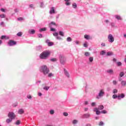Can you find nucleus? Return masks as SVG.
I'll list each match as a JSON object with an SVG mask.
<instances>
[{
    "label": "nucleus",
    "instance_id": "f257e3e1",
    "mask_svg": "<svg viewBox=\"0 0 126 126\" xmlns=\"http://www.w3.org/2000/svg\"><path fill=\"white\" fill-rule=\"evenodd\" d=\"M51 55V52L49 51H44L42 52L40 55V58L41 59L45 60L46 59L48 58V57Z\"/></svg>",
    "mask_w": 126,
    "mask_h": 126
},
{
    "label": "nucleus",
    "instance_id": "f03ea898",
    "mask_svg": "<svg viewBox=\"0 0 126 126\" xmlns=\"http://www.w3.org/2000/svg\"><path fill=\"white\" fill-rule=\"evenodd\" d=\"M40 71H42L44 74L49 73V69L47 67V65H43L40 67Z\"/></svg>",
    "mask_w": 126,
    "mask_h": 126
},
{
    "label": "nucleus",
    "instance_id": "7ed1b4c3",
    "mask_svg": "<svg viewBox=\"0 0 126 126\" xmlns=\"http://www.w3.org/2000/svg\"><path fill=\"white\" fill-rule=\"evenodd\" d=\"M8 117L10 119H11L12 120H14L15 119V114L13 112H9L8 114Z\"/></svg>",
    "mask_w": 126,
    "mask_h": 126
},
{
    "label": "nucleus",
    "instance_id": "20e7f679",
    "mask_svg": "<svg viewBox=\"0 0 126 126\" xmlns=\"http://www.w3.org/2000/svg\"><path fill=\"white\" fill-rule=\"evenodd\" d=\"M108 39L109 42H110V43H113V42L115 41L114 36H113V35H112V34H109V35L108 36Z\"/></svg>",
    "mask_w": 126,
    "mask_h": 126
},
{
    "label": "nucleus",
    "instance_id": "39448f33",
    "mask_svg": "<svg viewBox=\"0 0 126 126\" xmlns=\"http://www.w3.org/2000/svg\"><path fill=\"white\" fill-rule=\"evenodd\" d=\"M17 42L16 41H14V40H9V42H8V45L9 46H14V45H16Z\"/></svg>",
    "mask_w": 126,
    "mask_h": 126
},
{
    "label": "nucleus",
    "instance_id": "423d86ee",
    "mask_svg": "<svg viewBox=\"0 0 126 126\" xmlns=\"http://www.w3.org/2000/svg\"><path fill=\"white\" fill-rule=\"evenodd\" d=\"M104 94H105V92H104V90H101L100 91L99 93L98 94V96L99 97H102V96H104Z\"/></svg>",
    "mask_w": 126,
    "mask_h": 126
},
{
    "label": "nucleus",
    "instance_id": "0eeeda50",
    "mask_svg": "<svg viewBox=\"0 0 126 126\" xmlns=\"http://www.w3.org/2000/svg\"><path fill=\"white\" fill-rule=\"evenodd\" d=\"M94 112H96V115H100V114H101V112H100V111H99L98 108L96 107L94 108Z\"/></svg>",
    "mask_w": 126,
    "mask_h": 126
},
{
    "label": "nucleus",
    "instance_id": "6e6552de",
    "mask_svg": "<svg viewBox=\"0 0 126 126\" xmlns=\"http://www.w3.org/2000/svg\"><path fill=\"white\" fill-rule=\"evenodd\" d=\"M125 95L124 94H119L118 95V100H121V98H125Z\"/></svg>",
    "mask_w": 126,
    "mask_h": 126
},
{
    "label": "nucleus",
    "instance_id": "1a4fd4ad",
    "mask_svg": "<svg viewBox=\"0 0 126 126\" xmlns=\"http://www.w3.org/2000/svg\"><path fill=\"white\" fill-rule=\"evenodd\" d=\"M84 38L86 40H90V39H92V37L91 36H90V35H88V34H85L84 35Z\"/></svg>",
    "mask_w": 126,
    "mask_h": 126
},
{
    "label": "nucleus",
    "instance_id": "9d476101",
    "mask_svg": "<svg viewBox=\"0 0 126 126\" xmlns=\"http://www.w3.org/2000/svg\"><path fill=\"white\" fill-rule=\"evenodd\" d=\"M55 7H52L50 11V14H53V13H55Z\"/></svg>",
    "mask_w": 126,
    "mask_h": 126
},
{
    "label": "nucleus",
    "instance_id": "9b49d317",
    "mask_svg": "<svg viewBox=\"0 0 126 126\" xmlns=\"http://www.w3.org/2000/svg\"><path fill=\"white\" fill-rule=\"evenodd\" d=\"M52 25H54L56 27L57 26V25L56 24V23L55 22H51V23L49 24V27H50V28H52Z\"/></svg>",
    "mask_w": 126,
    "mask_h": 126
},
{
    "label": "nucleus",
    "instance_id": "f8f14e48",
    "mask_svg": "<svg viewBox=\"0 0 126 126\" xmlns=\"http://www.w3.org/2000/svg\"><path fill=\"white\" fill-rule=\"evenodd\" d=\"M24 113V110L22 109H19L18 110V114H20V115H22V114Z\"/></svg>",
    "mask_w": 126,
    "mask_h": 126
},
{
    "label": "nucleus",
    "instance_id": "ddd939ff",
    "mask_svg": "<svg viewBox=\"0 0 126 126\" xmlns=\"http://www.w3.org/2000/svg\"><path fill=\"white\" fill-rule=\"evenodd\" d=\"M11 122H12V119H11V118L7 119L6 120V123H7V124H9L10 123H11Z\"/></svg>",
    "mask_w": 126,
    "mask_h": 126
},
{
    "label": "nucleus",
    "instance_id": "4468645a",
    "mask_svg": "<svg viewBox=\"0 0 126 126\" xmlns=\"http://www.w3.org/2000/svg\"><path fill=\"white\" fill-rule=\"evenodd\" d=\"M115 17L116 19H118V20H122V17H121V16L116 15H115Z\"/></svg>",
    "mask_w": 126,
    "mask_h": 126
},
{
    "label": "nucleus",
    "instance_id": "2eb2a0df",
    "mask_svg": "<svg viewBox=\"0 0 126 126\" xmlns=\"http://www.w3.org/2000/svg\"><path fill=\"white\" fill-rule=\"evenodd\" d=\"M121 85L122 86H126V81H122Z\"/></svg>",
    "mask_w": 126,
    "mask_h": 126
},
{
    "label": "nucleus",
    "instance_id": "dca6fc26",
    "mask_svg": "<svg viewBox=\"0 0 126 126\" xmlns=\"http://www.w3.org/2000/svg\"><path fill=\"white\" fill-rule=\"evenodd\" d=\"M29 33L30 34H35V30H32L31 31H29Z\"/></svg>",
    "mask_w": 126,
    "mask_h": 126
},
{
    "label": "nucleus",
    "instance_id": "f3484780",
    "mask_svg": "<svg viewBox=\"0 0 126 126\" xmlns=\"http://www.w3.org/2000/svg\"><path fill=\"white\" fill-rule=\"evenodd\" d=\"M48 47H51L54 45V42H49L47 44Z\"/></svg>",
    "mask_w": 126,
    "mask_h": 126
},
{
    "label": "nucleus",
    "instance_id": "a211bd4d",
    "mask_svg": "<svg viewBox=\"0 0 126 126\" xmlns=\"http://www.w3.org/2000/svg\"><path fill=\"white\" fill-rule=\"evenodd\" d=\"M97 109H98V110H103L104 109V106H103V105H99Z\"/></svg>",
    "mask_w": 126,
    "mask_h": 126
},
{
    "label": "nucleus",
    "instance_id": "6ab92c4d",
    "mask_svg": "<svg viewBox=\"0 0 126 126\" xmlns=\"http://www.w3.org/2000/svg\"><path fill=\"white\" fill-rule=\"evenodd\" d=\"M85 118H89L90 117V114L89 113H87L84 115Z\"/></svg>",
    "mask_w": 126,
    "mask_h": 126
},
{
    "label": "nucleus",
    "instance_id": "aec40b11",
    "mask_svg": "<svg viewBox=\"0 0 126 126\" xmlns=\"http://www.w3.org/2000/svg\"><path fill=\"white\" fill-rule=\"evenodd\" d=\"M114 54L112 52H108L107 53V56H112V55H113Z\"/></svg>",
    "mask_w": 126,
    "mask_h": 126
},
{
    "label": "nucleus",
    "instance_id": "412c9836",
    "mask_svg": "<svg viewBox=\"0 0 126 126\" xmlns=\"http://www.w3.org/2000/svg\"><path fill=\"white\" fill-rule=\"evenodd\" d=\"M59 34L60 35V36H62V37H63L64 36V33H63V32L62 31L59 32Z\"/></svg>",
    "mask_w": 126,
    "mask_h": 126
},
{
    "label": "nucleus",
    "instance_id": "4be33fe9",
    "mask_svg": "<svg viewBox=\"0 0 126 126\" xmlns=\"http://www.w3.org/2000/svg\"><path fill=\"white\" fill-rule=\"evenodd\" d=\"M65 1H66L65 4L67 5H69L70 4V3H69V0H64Z\"/></svg>",
    "mask_w": 126,
    "mask_h": 126
},
{
    "label": "nucleus",
    "instance_id": "5701e85b",
    "mask_svg": "<svg viewBox=\"0 0 126 126\" xmlns=\"http://www.w3.org/2000/svg\"><path fill=\"white\" fill-rule=\"evenodd\" d=\"M17 36H18V37H21L22 36V32H20L17 34Z\"/></svg>",
    "mask_w": 126,
    "mask_h": 126
},
{
    "label": "nucleus",
    "instance_id": "b1692460",
    "mask_svg": "<svg viewBox=\"0 0 126 126\" xmlns=\"http://www.w3.org/2000/svg\"><path fill=\"white\" fill-rule=\"evenodd\" d=\"M21 122H20L19 120H17L16 123H15V125H16V126H19L20 124H21Z\"/></svg>",
    "mask_w": 126,
    "mask_h": 126
},
{
    "label": "nucleus",
    "instance_id": "393cba45",
    "mask_svg": "<svg viewBox=\"0 0 126 126\" xmlns=\"http://www.w3.org/2000/svg\"><path fill=\"white\" fill-rule=\"evenodd\" d=\"M55 114V111L54 110H50V115H54Z\"/></svg>",
    "mask_w": 126,
    "mask_h": 126
},
{
    "label": "nucleus",
    "instance_id": "a878e982",
    "mask_svg": "<svg viewBox=\"0 0 126 126\" xmlns=\"http://www.w3.org/2000/svg\"><path fill=\"white\" fill-rule=\"evenodd\" d=\"M85 56H86V57H89V56H90V53L88 52H86L85 53Z\"/></svg>",
    "mask_w": 126,
    "mask_h": 126
},
{
    "label": "nucleus",
    "instance_id": "bb28decb",
    "mask_svg": "<svg viewBox=\"0 0 126 126\" xmlns=\"http://www.w3.org/2000/svg\"><path fill=\"white\" fill-rule=\"evenodd\" d=\"M124 75H125V73L124 72H120V77H123V76H124Z\"/></svg>",
    "mask_w": 126,
    "mask_h": 126
},
{
    "label": "nucleus",
    "instance_id": "cd10ccee",
    "mask_svg": "<svg viewBox=\"0 0 126 126\" xmlns=\"http://www.w3.org/2000/svg\"><path fill=\"white\" fill-rule=\"evenodd\" d=\"M63 59H64L63 56L62 55H61L60 56V60L61 62H63Z\"/></svg>",
    "mask_w": 126,
    "mask_h": 126
},
{
    "label": "nucleus",
    "instance_id": "c85d7f7f",
    "mask_svg": "<svg viewBox=\"0 0 126 126\" xmlns=\"http://www.w3.org/2000/svg\"><path fill=\"white\" fill-rule=\"evenodd\" d=\"M64 72H65V75H66V76H67V77H69V74L68 73V72H67L66 70H65V71H64Z\"/></svg>",
    "mask_w": 126,
    "mask_h": 126
},
{
    "label": "nucleus",
    "instance_id": "c756f323",
    "mask_svg": "<svg viewBox=\"0 0 126 126\" xmlns=\"http://www.w3.org/2000/svg\"><path fill=\"white\" fill-rule=\"evenodd\" d=\"M77 123H78V121L76 120H74L72 122L73 125H75L76 124H77Z\"/></svg>",
    "mask_w": 126,
    "mask_h": 126
},
{
    "label": "nucleus",
    "instance_id": "7c9ffc66",
    "mask_svg": "<svg viewBox=\"0 0 126 126\" xmlns=\"http://www.w3.org/2000/svg\"><path fill=\"white\" fill-rule=\"evenodd\" d=\"M67 42H71L72 41V39L70 38V37H68L67 38Z\"/></svg>",
    "mask_w": 126,
    "mask_h": 126
},
{
    "label": "nucleus",
    "instance_id": "2f4dec72",
    "mask_svg": "<svg viewBox=\"0 0 126 126\" xmlns=\"http://www.w3.org/2000/svg\"><path fill=\"white\" fill-rule=\"evenodd\" d=\"M49 89H50V87H44L43 88V89H44V90H46V91L49 90Z\"/></svg>",
    "mask_w": 126,
    "mask_h": 126
},
{
    "label": "nucleus",
    "instance_id": "473e14b6",
    "mask_svg": "<svg viewBox=\"0 0 126 126\" xmlns=\"http://www.w3.org/2000/svg\"><path fill=\"white\" fill-rule=\"evenodd\" d=\"M46 30H47V29L46 28H43L40 29V32H43V31H46Z\"/></svg>",
    "mask_w": 126,
    "mask_h": 126
},
{
    "label": "nucleus",
    "instance_id": "72a5a7b5",
    "mask_svg": "<svg viewBox=\"0 0 126 126\" xmlns=\"http://www.w3.org/2000/svg\"><path fill=\"white\" fill-rule=\"evenodd\" d=\"M107 72L108 73H110V74H112V73H113V70H107Z\"/></svg>",
    "mask_w": 126,
    "mask_h": 126
},
{
    "label": "nucleus",
    "instance_id": "f704fd0d",
    "mask_svg": "<svg viewBox=\"0 0 126 126\" xmlns=\"http://www.w3.org/2000/svg\"><path fill=\"white\" fill-rule=\"evenodd\" d=\"M103 125H104V123L102 121L99 122L98 124V126H103Z\"/></svg>",
    "mask_w": 126,
    "mask_h": 126
},
{
    "label": "nucleus",
    "instance_id": "c9c22d12",
    "mask_svg": "<svg viewBox=\"0 0 126 126\" xmlns=\"http://www.w3.org/2000/svg\"><path fill=\"white\" fill-rule=\"evenodd\" d=\"M0 17L1 18H5V15L4 14L0 15Z\"/></svg>",
    "mask_w": 126,
    "mask_h": 126
},
{
    "label": "nucleus",
    "instance_id": "e433bc0d",
    "mask_svg": "<svg viewBox=\"0 0 126 126\" xmlns=\"http://www.w3.org/2000/svg\"><path fill=\"white\" fill-rule=\"evenodd\" d=\"M113 84L114 85H116L118 84V82L117 81L114 80V81H113Z\"/></svg>",
    "mask_w": 126,
    "mask_h": 126
},
{
    "label": "nucleus",
    "instance_id": "4c0bfd02",
    "mask_svg": "<svg viewBox=\"0 0 126 126\" xmlns=\"http://www.w3.org/2000/svg\"><path fill=\"white\" fill-rule=\"evenodd\" d=\"M101 114H107V111L105 110H103L101 111Z\"/></svg>",
    "mask_w": 126,
    "mask_h": 126
},
{
    "label": "nucleus",
    "instance_id": "58836bf2",
    "mask_svg": "<svg viewBox=\"0 0 126 126\" xmlns=\"http://www.w3.org/2000/svg\"><path fill=\"white\" fill-rule=\"evenodd\" d=\"M112 98L113 99H116V98H118V95L117 94H114L113 96H112Z\"/></svg>",
    "mask_w": 126,
    "mask_h": 126
},
{
    "label": "nucleus",
    "instance_id": "ea45409f",
    "mask_svg": "<svg viewBox=\"0 0 126 126\" xmlns=\"http://www.w3.org/2000/svg\"><path fill=\"white\" fill-rule=\"evenodd\" d=\"M113 92L114 94H115L116 93H118V90L114 89L113 91Z\"/></svg>",
    "mask_w": 126,
    "mask_h": 126
},
{
    "label": "nucleus",
    "instance_id": "a19ab883",
    "mask_svg": "<svg viewBox=\"0 0 126 126\" xmlns=\"http://www.w3.org/2000/svg\"><path fill=\"white\" fill-rule=\"evenodd\" d=\"M53 35L55 36H59V33L58 32H54L53 33Z\"/></svg>",
    "mask_w": 126,
    "mask_h": 126
},
{
    "label": "nucleus",
    "instance_id": "79ce46f5",
    "mask_svg": "<svg viewBox=\"0 0 126 126\" xmlns=\"http://www.w3.org/2000/svg\"><path fill=\"white\" fill-rule=\"evenodd\" d=\"M72 5H73V8H76L77 6V5L76 4V3L72 4Z\"/></svg>",
    "mask_w": 126,
    "mask_h": 126
},
{
    "label": "nucleus",
    "instance_id": "37998d69",
    "mask_svg": "<svg viewBox=\"0 0 126 126\" xmlns=\"http://www.w3.org/2000/svg\"><path fill=\"white\" fill-rule=\"evenodd\" d=\"M63 116H64V117H67V116H68V113H66V112H64L63 113Z\"/></svg>",
    "mask_w": 126,
    "mask_h": 126
},
{
    "label": "nucleus",
    "instance_id": "c03bdc74",
    "mask_svg": "<svg viewBox=\"0 0 126 126\" xmlns=\"http://www.w3.org/2000/svg\"><path fill=\"white\" fill-rule=\"evenodd\" d=\"M100 55H101V56H103V55H105V52L104 51H102L101 52H100Z\"/></svg>",
    "mask_w": 126,
    "mask_h": 126
},
{
    "label": "nucleus",
    "instance_id": "a18cd8bd",
    "mask_svg": "<svg viewBox=\"0 0 126 126\" xmlns=\"http://www.w3.org/2000/svg\"><path fill=\"white\" fill-rule=\"evenodd\" d=\"M89 61L91 63H92L93 62V57H90L89 59Z\"/></svg>",
    "mask_w": 126,
    "mask_h": 126
},
{
    "label": "nucleus",
    "instance_id": "49530a36",
    "mask_svg": "<svg viewBox=\"0 0 126 126\" xmlns=\"http://www.w3.org/2000/svg\"><path fill=\"white\" fill-rule=\"evenodd\" d=\"M51 61L52 62H56V61H57V59H56V58H53V59H51Z\"/></svg>",
    "mask_w": 126,
    "mask_h": 126
},
{
    "label": "nucleus",
    "instance_id": "de8ad7c7",
    "mask_svg": "<svg viewBox=\"0 0 126 126\" xmlns=\"http://www.w3.org/2000/svg\"><path fill=\"white\" fill-rule=\"evenodd\" d=\"M84 47L85 48H87L88 47V44H87V43H85L84 44Z\"/></svg>",
    "mask_w": 126,
    "mask_h": 126
},
{
    "label": "nucleus",
    "instance_id": "09e8293b",
    "mask_svg": "<svg viewBox=\"0 0 126 126\" xmlns=\"http://www.w3.org/2000/svg\"><path fill=\"white\" fill-rule=\"evenodd\" d=\"M117 65H118V66H121V65H122V63L118 62L117 63Z\"/></svg>",
    "mask_w": 126,
    "mask_h": 126
},
{
    "label": "nucleus",
    "instance_id": "8fccbe9b",
    "mask_svg": "<svg viewBox=\"0 0 126 126\" xmlns=\"http://www.w3.org/2000/svg\"><path fill=\"white\" fill-rule=\"evenodd\" d=\"M27 98H28V99H32V96L31 95H27Z\"/></svg>",
    "mask_w": 126,
    "mask_h": 126
},
{
    "label": "nucleus",
    "instance_id": "3c124183",
    "mask_svg": "<svg viewBox=\"0 0 126 126\" xmlns=\"http://www.w3.org/2000/svg\"><path fill=\"white\" fill-rule=\"evenodd\" d=\"M51 76H53V73H50L48 74V77H51Z\"/></svg>",
    "mask_w": 126,
    "mask_h": 126
},
{
    "label": "nucleus",
    "instance_id": "603ef678",
    "mask_svg": "<svg viewBox=\"0 0 126 126\" xmlns=\"http://www.w3.org/2000/svg\"><path fill=\"white\" fill-rule=\"evenodd\" d=\"M38 36L39 38H42V37H43V35H42V34H38Z\"/></svg>",
    "mask_w": 126,
    "mask_h": 126
},
{
    "label": "nucleus",
    "instance_id": "864d4df0",
    "mask_svg": "<svg viewBox=\"0 0 126 126\" xmlns=\"http://www.w3.org/2000/svg\"><path fill=\"white\" fill-rule=\"evenodd\" d=\"M95 105H96V103H95V102H93V103H92V107L95 106Z\"/></svg>",
    "mask_w": 126,
    "mask_h": 126
},
{
    "label": "nucleus",
    "instance_id": "5fc2aeb1",
    "mask_svg": "<svg viewBox=\"0 0 126 126\" xmlns=\"http://www.w3.org/2000/svg\"><path fill=\"white\" fill-rule=\"evenodd\" d=\"M0 25L2 26H4V22H1Z\"/></svg>",
    "mask_w": 126,
    "mask_h": 126
},
{
    "label": "nucleus",
    "instance_id": "6e6d98bb",
    "mask_svg": "<svg viewBox=\"0 0 126 126\" xmlns=\"http://www.w3.org/2000/svg\"><path fill=\"white\" fill-rule=\"evenodd\" d=\"M56 29L54 28H51V31H52L53 32H55Z\"/></svg>",
    "mask_w": 126,
    "mask_h": 126
},
{
    "label": "nucleus",
    "instance_id": "4d7b16f0",
    "mask_svg": "<svg viewBox=\"0 0 126 126\" xmlns=\"http://www.w3.org/2000/svg\"><path fill=\"white\" fill-rule=\"evenodd\" d=\"M1 11H2V12H5V10H4V8H1L0 9Z\"/></svg>",
    "mask_w": 126,
    "mask_h": 126
},
{
    "label": "nucleus",
    "instance_id": "13d9d810",
    "mask_svg": "<svg viewBox=\"0 0 126 126\" xmlns=\"http://www.w3.org/2000/svg\"><path fill=\"white\" fill-rule=\"evenodd\" d=\"M18 20H23V18L22 17L18 18Z\"/></svg>",
    "mask_w": 126,
    "mask_h": 126
},
{
    "label": "nucleus",
    "instance_id": "bf43d9fd",
    "mask_svg": "<svg viewBox=\"0 0 126 126\" xmlns=\"http://www.w3.org/2000/svg\"><path fill=\"white\" fill-rule=\"evenodd\" d=\"M5 38V35H2L1 37V39H4Z\"/></svg>",
    "mask_w": 126,
    "mask_h": 126
},
{
    "label": "nucleus",
    "instance_id": "052dcab7",
    "mask_svg": "<svg viewBox=\"0 0 126 126\" xmlns=\"http://www.w3.org/2000/svg\"><path fill=\"white\" fill-rule=\"evenodd\" d=\"M33 4L30 5V7H31V8H33Z\"/></svg>",
    "mask_w": 126,
    "mask_h": 126
},
{
    "label": "nucleus",
    "instance_id": "680f3d73",
    "mask_svg": "<svg viewBox=\"0 0 126 126\" xmlns=\"http://www.w3.org/2000/svg\"><path fill=\"white\" fill-rule=\"evenodd\" d=\"M57 39H58V40H60V39H61L62 38H61V37L58 36V37H57Z\"/></svg>",
    "mask_w": 126,
    "mask_h": 126
},
{
    "label": "nucleus",
    "instance_id": "e2e57ef3",
    "mask_svg": "<svg viewBox=\"0 0 126 126\" xmlns=\"http://www.w3.org/2000/svg\"><path fill=\"white\" fill-rule=\"evenodd\" d=\"M38 96H42V93H38Z\"/></svg>",
    "mask_w": 126,
    "mask_h": 126
},
{
    "label": "nucleus",
    "instance_id": "0e129e2a",
    "mask_svg": "<svg viewBox=\"0 0 126 126\" xmlns=\"http://www.w3.org/2000/svg\"><path fill=\"white\" fill-rule=\"evenodd\" d=\"M106 45L105 44V43H102L101 44V46H102L103 47H105Z\"/></svg>",
    "mask_w": 126,
    "mask_h": 126
},
{
    "label": "nucleus",
    "instance_id": "69168bd1",
    "mask_svg": "<svg viewBox=\"0 0 126 126\" xmlns=\"http://www.w3.org/2000/svg\"><path fill=\"white\" fill-rule=\"evenodd\" d=\"M105 22H106V23H109V20H106L105 21Z\"/></svg>",
    "mask_w": 126,
    "mask_h": 126
},
{
    "label": "nucleus",
    "instance_id": "338daca9",
    "mask_svg": "<svg viewBox=\"0 0 126 126\" xmlns=\"http://www.w3.org/2000/svg\"><path fill=\"white\" fill-rule=\"evenodd\" d=\"M88 111V108H85V111L86 112Z\"/></svg>",
    "mask_w": 126,
    "mask_h": 126
},
{
    "label": "nucleus",
    "instance_id": "774afa93",
    "mask_svg": "<svg viewBox=\"0 0 126 126\" xmlns=\"http://www.w3.org/2000/svg\"><path fill=\"white\" fill-rule=\"evenodd\" d=\"M85 105H87V104H88V101H85Z\"/></svg>",
    "mask_w": 126,
    "mask_h": 126
}]
</instances>
